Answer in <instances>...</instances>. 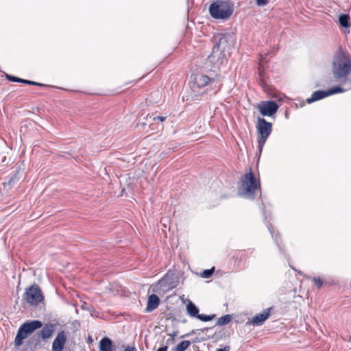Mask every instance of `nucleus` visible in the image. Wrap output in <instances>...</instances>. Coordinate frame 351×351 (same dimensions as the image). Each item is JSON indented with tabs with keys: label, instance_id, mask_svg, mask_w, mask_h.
<instances>
[{
	"label": "nucleus",
	"instance_id": "1",
	"mask_svg": "<svg viewBox=\"0 0 351 351\" xmlns=\"http://www.w3.org/2000/svg\"><path fill=\"white\" fill-rule=\"evenodd\" d=\"M223 85L222 77L219 74L210 73L209 75L195 73L191 75L189 86L191 90L190 97L194 101L208 92L217 93Z\"/></svg>",
	"mask_w": 351,
	"mask_h": 351
},
{
	"label": "nucleus",
	"instance_id": "2",
	"mask_svg": "<svg viewBox=\"0 0 351 351\" xmlns=\"http://www.w3.org/2000/svg\"><path fill=\"white\" fill-rule=\"evenodd\" d=\"M332 71L335 80L340 84H345L351 71V56L343 52L337 54L334 58Z\"/></svg>",
	"mask_w": 351,
	"mask_h": 351
},
{
	"label": "nucleus",
	"instance_id": "3",
	"mask_svg": "<svg viewBox=\"0 0 351 351\" xmlns=\"http://www.w3.org/2000/svg\"><path fill=\"white\" fill-rule=\"evenodd\" d=\"M260 189V182L256 180L252 171L244 174L240 180L239 193L248 199H254L255 191Z\"/></svg>",
	"mask_w": 351,
	"mask_h": 351
},
{
	"label": "nucleus",
	"instance_id": "4",
	"mask_svg": "<svg viewBox=\"0 0 351 351\" xmlns=\"http://www.w3.org/2000/svg\"><path fill=\"white\" fill-rule=\"evenodd\" d=\"M209 12L215 19L226 20L233 13V4L230 0H216L210 5Z\"/></svg>",
	"mask_w": 351,
	"mask_h": 351
},
{
	"label": "nucleus",
	"instance_id": "5",
	"mask_svg": "<svg viewBox=\"0 0 351 351\" xmlns=\"http://www.w3.org/2000/svg\"><path fill=\"white\" fill-rule=\"evenodd\" d=\"M42 326L43 323L39 320H33L25 322L18 330L14 339L15 346L17 347L21 346L25 339H26L34 331L40 328Z\"/></svg>",
	"mask_w": 351,
	"mask_h": 351
},
{
	"label": "nucleus",
	"instance_id": "6",
	"mask_svg": "<svg viewBox=\"0 0 351 351\" xmlns=\"http://www.w3.org/2000/svg\"><path fill=\"white\" fill-rule=\"evenodd\" d=\"M256 129L258 131V148L260 152H261L267 138L271 133L272 124L267 121L264 118L258 117Z\"/></svg>",
	"mask_w": 351,
	"mask_h": 351
},
{
	"label": "nucleus",
	"instance_id": "7",
	"mask_svg": "<svg viewBox=\"0 0 351 351\" xmlns=\"http://www.w3.org/2000/svg\"><path fill=\"white\" fill-rule=\"evenodd\" d=\"M225 41H227V38L226 36L221 37L219 43L214 45L212 53L208 56V60L209 62L213 64L216 68H219L226 61L224 53L219 49L220 45L223 44Z\"/></svg>",
	"mask_w": 351,
	"mask_h": 351
},
{
	"label": "nucleus",
	"instance_id": "8",
	"mask_svg": "<svg viewBox=\"0 0 351 351\" xmlns=\"http://www.w3.org/2000/svg\"><path fill=\"white\" fill-rule=\"evenodd\" d=\"M24 299L27 303L36 305L42 302L44 298L38 285H35L26 289L24 293Z\"/></svg>",
	"mask_w": 351,
	"mask_h": 351
},
{
	"label": "nucleus",
	"instance_id": "9",
	"mask_svg": "<svg viewBox=\"0 0 351 351\" xmlns=\"http://www.w3.org/2000/svg\"><path fill=\"white\" fill-rule=\"evenodd\" d=\"M257 109L263 116L271 117L276 113L279 106L274 101H263L257 106Z\"/></svg>",
	"mask_w": 351,
	"mask_h": 351
},
{
	"label": "nucleus",
	"instance_id": "10",
	"mask_svg": "<svg viewBox=\"0 0 351 351\" xmlns=\"http://www.w3.org/2000/svg\"><path fill=\"white\" fill-rule=\"evenodd\" d=\"M66 341V335L64 331L59 332L52 343V351H63Z\"/></svg>",
	"mask_w": 351,
	"mask_h": 351
},
{
	"label": "nucleus",
	"instance_id": "11",
	"mask_svg": "<svg viewBox=\"0 0 351 351\" xmlns=\"http://www.w3.org/2000/svg\"><path fill=\"white\" fill-rule=\"evenodd\" d=\"M271 309V308H267L265 309L262 313L254 315L251 320V324L253 326L262 325L269 317Z\"/></svg>",
	"mask_w": 351,
	"mask_h": 351
},
{
	"label": "nucleus",
	"instance_id": "12",
	"mask_svg": "<svg viewBox=\"0 0 351 351\" xmlns=\"http://www.w3.org/2000/svg\"><path fill=\"white\" fill-rule=\"evenodd\" d=\"M55 328L56 324H46L39 332L38 335L43 340H47L52 337Z\"/></svg>",
	"mask_w": 351,
	"mask_h": 351
},
{
	"label": "nucleus",
	"instance_id": "13",
	"mask_svg": "<svg viewBox=\"0 0 351 351\" xmlns=\"http://www.w3.org/2000/svg\"><path fill=\"white\" fill-rule=\"evenodd\" d=\"M160 304V299L159 298L155 295L152 294L149 296L147 307L145 308V312L149 313L153 311L154 309H156Z\"/></svg>",
	"mask_w": 351,
	"mask_h": 351
},
{
	"label": "nucleus",
	"instance_id": "14",
	"mask_svg": "<svg viewBox=\"0 0 351 351\" xmlns=\"http://www.w3.org/2000/svg\"><path fill=\"white\" fill-rule=\"evenodd\" d=\"M326 97H328L326 90H316L311 95L310 98L307 99V102L311 104Z\"/></svg>",
	"mask_w": 351,
	"mask_h": 351
},
{
	"label": "nucleus",
	"instance_id": "15",
	"mask_svg": "<svg viewBox=\"0 0 351 351\" xmlns=\"http://www.w3.org/2000/svg\"><path fill=\"white\" fill-rule=\"evenodd\" d=\"M99 348L101 351H112V341L108 338H103L99 343Z\"/></svg>",
	"mask_w": 351,
	"mask_h": 351
},
{
	"label": "nucleus",
	"instance_id": "16",
	"mask_svg": "<svg viewBox=\"0 0 351 351\" xmlns=\"http://www.w3.org/2000/svg\"><path fill=\"white\" fill-rule=\"evenodd\" d=\"M186 311L191 317H197L199 315L198 308L192 302H189L186 305Z\"/></svg>",
	"mask_w": 351,
	"mask_h": 351
},
{
	"label": "nucleus",
	"instance_id": "17",
	"mask_svg": "<svg viewBox=\"0 0 351 351\" xmlns=\"http://www.w3.org/2000/svg\"><path fill=\"white\" fill-rule=\"evenodd\" d=\"M350 16L348 14H341L339 17V21L340 25L343 27H349L350 24Z\"/></svg>",
	"mask_w": 351,
	"mask_h": 351
},
{
	"label": "nucleus",
	"instance_id": "18",
	"mask_svg": "<svg viewBox=\"0 0 351 351\" xmlns=\"http://www.w3.org/2000/svg\"><path fill=\"white\" fill-rule=\"evenodd\" d=\"M191 345V342L188 340L182 341L178 343L176 348V351H185Z\"/></svg>",
	"mask_w": 351,
	"mask_h": 351
},
{
	"label": "nucleus",
	"instance_id": "19",
	"mask_svg": "<svg viewBox=\"0 0 351 351\" xmlns=\"http://www.w3.org/2000/svg\"><path fill=\"white\" fill-rule=\"evenodd\" d=\"M231 321V316L230 315H225L219 317L217 320L219 326H223L228 324Z\"/></svg>",
	"mask_w": 351,
	"mask_h": 351
},
{
	"label": "nucleus",
	"instance_id": "20",
	"mask_svg": "<svg viewBox=\"0 0 351 351\" xmlns=\"http://www.w3.org/2000/svg\"><path fill=\"white\" fill-rule=\"evenodd\" d=\"M326 91H327L328 96H330V95H332L334 94L343 93L345 91V89H343V88H341L340 86H335V87H332L331 88L328 89Z\"/></svg>",
	"mask_w": 351,
	"mask_h": 351
},
{
	"label": "nucleus",
	"instance_id": "21",
	"mask_svg": "<svg viewBox=\"0 0 351 351\" xmlns=\"http://www.w3.org/2000/svg\"><path fill=\"white\" fill-rule=\"evenodd\" d=\"M214 317L215 315H206L204 314H199L197 318L203 322H208L212 320Z\"/></svg>",
	"mask_w": 351,
	"mask_h": 351
},
{
	"label": "nucleus",
	"instance_id": "22",
	"mask_svg": "<svg viewBox=\"0 0 351 351\" xmlns=\"http://www.w3.org/2000/svg\"><path fill=\"white\" fill-rule=\"evenodd\" d=\"M214 270H215V267H213L210 269H205L202 274V276L204 278H210L212 274H213L214 272Z\"/></svg>",
	"mask_w": 351,
	"mask_h": 351
},
{
	"label": "nucleus",
	"instance_id": "23",
	"mask_svg": "<svg viewBox=\"0 0 351 351\" xmlns=\"http://www.w3.org/2000/svg\"><path fill=\"white\" fill-rule=\"evenodd\" d=\"M149 119L150 120H152L154 121H161V122H163L166 120L167 117H161V116H153V115H150L149 117Z\"/></svg>",
	"mask_w": 351,
	"mask_h": 351
},
{
	"label": "nucleus",
	"instance_id": "24",
	"mask_svg": "<svg viewBox=\"0 0 351 351\" xmlns=\"http://www.w3.org/2000/svg\"><path fill=\"white\" fill-rule=\"evenodd\" d=\"M313 281L315 282L316 287L319 289L323 285V281L319 277H314Z\"/></svg>",
	"mask_w": 351,
	"mask_h": 351
},
{
	"label": "nucleus",
	"instance_id": "25",
	"mask_svg": "<svg viewBox=\"0 0 351 351\" xmlns=\"http://www.w3.org/2000/svg\"><path fill=\"white\" fill-rule=\"evenodd\" d=\"M6 78L10 82H19V83L21 80V78H19L17 77H14L12 75H6Z\"/></svg>",
	"mask_w": 351,
	"mask_h": 351
},
{
	"label": "nucleus",
	"instance_id": "26",
	"mask_svg": "<svg viewBox=\"0 0 351 351\" xmlns=\"http://www.w3.org/2000/svg\"><path fill=\"white\" fill-rule=\"evenodd\" d=\"M269 231H270V233H271L272 237L275 239L276 244L278 245H279L278 241V236H279L278 232H275L274 231H272L270 228H269Z\"/></svg>",
	"mask_w": 351,
	"mask_h": 351
},
{
	"label": "nucleus",
	"instance_id": "27",
	"mask_svg": "<svg viewBox=\"0 0 351 351\" xmlns=\"http://www.w3.org/2000/svg\"><path fill=\"white\" fill-rule=\"evenodd\" d=\"M269 2V0H256V3L258 6H264L267 5Z\"/></svg>",
	"mask_w": 351,
	"mask_h": 351
},
{
	"label": "nucleus",
	"instance_id": "28",
	"mask_svg": "<svg viewBox=\"0 0 351 351\" xmlns=\"http://www.w3.org/2000/svg\"><path fill=\"white\" fill-rule=\"evenodd\" d=\"M20 83L29 84V85L36 84V82H33V81H30V80H23V79L21 80Z\"/></svg>",
	"mask_w": 351,
	"mask_h": 351
},
{
	"label": "nucleus",
	"instance_id": "29",
	"mask_svg": "<svg viewBox=\"0 0 351 351\" xmlns=\"http://www.w3.org/2000/svg\"><path fill=\"white\" fill-rule=\"evenodd\" d=\"M124 351H137V350L134 347H128L124 350Z\"/></svg>",
	"mask_w": 351,
	"mask_h": 351
},
{
	"label": "nucleus",
	"instance_id": "30",
	"mask_svg": "<svg viewBox=\"0 0 351 351\" xmlns=\"http://www.w3.org/2000/svg\"><path fill=\"white\" fill-rule=\"evenodd\" d=\"M167 346H162V347H160L159 348L157 351H167Z\"/></svg>",
	"mask_w": 351,
	"mask_h": 351
},
{
	"label": "nucleus",
	"instance_id": "31",
	"mask_svg": "<svg viewBox=\"0 0 351 351\" xmlns=\"http://www.w3.org/2000/svg\"><path fill=\"white\" fill-rule=\"evenodd\" d=\"M229 347H225L224 348L217 349V351H229Z\"/></svg>",
	"mask_w": 351,
	"mask_h": 351
},
{
	"label": "nucleus",
	"instance_id": "32",
	"mask_svg": "<svg viewBox=\"0 0 351 351\" xmlns=\"http://www.w3.org/2000/svg\"><path fill=\"white\" fill-rule=\"evenodd\" d=\"M34 86H45V84H41V83H38V82H36V84H34Z\"/></svg>",
	"mask_w": 351,
	"mask_h": 351
},
{
	"label": "nucleus",
	"instance_id": "33",
	"mask_svg": "<svg viewBox=\"0 0 351 351\" xmlns=\"http://www.w3.org/2000/svg\"><path fill=\"white\" fill-rule=\"evenodd\" d=\"M37 344H38V342H36V343H35V344H34V348H36Z\"/></svg>",
	"mask_w": 351,
	"mask_h": 351
}]
</instances>
